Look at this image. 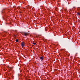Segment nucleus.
I'll list each match as a JSON object with an SVG mask.
<instances>
[{
  "mask_svg": "<svg viewBox=\"0 0 80 80\" xmlns=\"http://www.w3.org/2000/svg\"><path fill=\"white\" fill-rule=\"evenodd\" d=\"M22 35L24 36H27V35H28V32H24L22 33Z\"/></svg>",
  "mask_w": 80,
  "mask_h": 80,
  "instance_id": "f257e3e1",
  "label": "nucleus"
},
{
  "mask_svg": "<svg viewBox=\"0 0 80 80\" xmlns=\"http://www.w3.org/2000/svg\"><path fill=\"white\" fill-rule=\"evenodd\" d=\"M21 45L22 47H25V43L24 42H22L21 44Z\"/></svg>",
  "mask_w": 80,
  "mask_h": 80,
  "instance_id": "f03ea898",
  "label": "nucleus"
},
{
  "mask_svg": "<svg viewBox=\"0 0 80 80\" xmlns=\"http://www.w3.org/2000/svg\"><path fill=\"white\" fill-rule=\"evenodd\" d=\"M40 59L41 61H42L43 60V57L42 56L40 57Z\"/></svg>",
  "mask_w": 80,
  "mask_h": 80,
  "instance_id": "7ed1b4c3",
  "label": "nucleus"
},
{
  "mask_svg": "<svg viewBox=\"0 0 80 80\" xmlns=\"http://www.w3.org/2000/svg\"><path fill=\"white\" fill-rule=\"evenodd\" d=\"M32 44H33V45H36V43H35V42H33Z\"/></svg>",
  "mask_w": 80,
  "mask_h": 80,
  "instance_id": "20e7f679",
  "label": "nucleus"
},
{
  "mask_svg": "<svg viewBox=\"0 0 80 80\" xmlns=\"http://www.w3.org/2000/svg\"><path fill=\"white\" fill-rule=\"evenodd\" d=\"M16 42H18V39H16Z\"/></svg>",
  "mask_w": 80,
  "mask_h": 80,
  "instance_id": "39448f33",
  "label": "nucleus"
},
{
  "mask_svg": "<svg viewBox=\"0 0 80 80\" xmlns=\"http://www.w3.org/2000/svg\"><path fill=\"white\" fill-rule=\"evenodd\" d=\"M77 15H80V13H77Z\"/></svg>",
  "mask_w": 80,
  "mask_h": 80,
  "instance_id": "423d86ee",
  "label": "nucleus"
},
{
  "mask_svg": "<svg viewBox=\"0 0 80 80\" xmlns=\"http://www.w3.org/2000/svg\"><path fill=\"white\" fill-rule=\"evenodd\" d=\"M47 29H46V28H45V31H47Z\"/></svg>",
  "mask_w": 80,
  "mask_h": 80,
  "instance_id": "0eeeda50",
  "label": "nucleus"
},
{
  "mask_svg": "<svg viewBox=\"0 0 80 80\" xmlns=\"http://www.w3.org/2000/svg\"><path fill=\"white\" fill-rule=\"evenodd\" d=\"M10 69H12V68H13L12 67H10Z\"/></svg>",
  "mask_w": 80,
  "mask_h": 80,
  "instance_id": "6e6552de",
  "label": "nucleus"
},
{
  "mask_svg": "<svg viewBox=\"0 0 80 80\" xmlns=\"http://www.w3.org/2000/svg\"><path fill=\"white\" fill-rule=\"evenodd\" d=\"M78 9H79V7L78 8Z\"/></svg>",
  "mask_w": 80,
  "mask_h": 80,
  "instance_id": "1a4fd4ad",
  "label": "nucleus"
},
{
  "mask_svg": "<svg viewBox=\"0 0 80 80\" xmlns=\"http://www.w3.org/2000/svg\"><path fill=\"white\" fill-rule=\"evenodd\" d=\"M15 36V37H16V36Z\"/></svg>",
  "mask_w": 80,
  "mask_h": 80,
  "instance_id": "9d476101",
  "label": "nucleus"
}]
</instances>
